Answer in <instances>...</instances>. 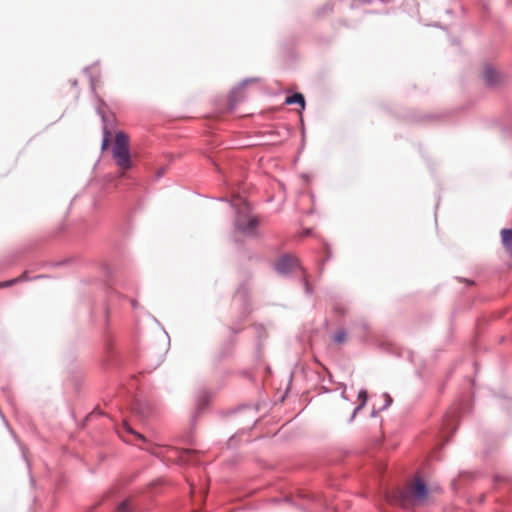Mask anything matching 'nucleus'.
<instances>
[{
	"mask_svg": "<svg viewBox=\"0 0 512 512\" xmlns=\"http://www.w3.org/2000/svg\"><path fill=\"white\" fill-rule=\"evenodd\" d=\"M232 204L237 209L236 228L243 234L255 236L260 224L259 217L251 212L250 205L240 196L235 197Z\"/></svg>",
	"mask_w": 512,
	"mask_h": 512,
	"instance_id": "f257e3e1",
	"label": "nucleus"
},
{
	"mask_svg": "<svg viewBox=\"0 0 512 512\" xmlns=\"http://www.w3.org/2000/svg\"><path fill=\"white\" fill-rule=\"evenodd\" d=\"M399 504L404 508L424 506L429 503V492L425 483L416 478L398 495Z\"/></svg>",
	"mask_w": 512,
	"mask_h": 512,
	"instance_id": "f03ea898",
	"label": "nucleus"
},
{
	"mask_svg": "<svg viewBox=\"0 0 512 512\" xmlns=\"http://www.w3.org/2000/svg\"><path fill=\"white\" fill-rule=\"evenodd\" d=\"M112 154L117 166L122 171L120 177H124L125 171L130 169L132 166L129 137L125 133L119 132L116 135L112 148Z\"/></svg>",
	"mask_w": 512,
	"mask_h": 512,
	"instance_id": "7ed1b4c3",
	"label": "nucleus"
},
{
	"mask_svg": "<svg viewBox=\"0 0 512 512\" xmlns=\"http://www.w3.org/2000/svg\"><path fill=\"white\" fill-rule=\"evenodd\" d=\"M256 79L245 80L239 86L233 88L226 98V111H231L237 105V103L241 102L244 99V91L246 86L250 82H257Z\"/></svg>",
	"mask_w": 512,
	"mask_h": 512,
	"instance_id": "20e7f679",
	"label": "nucleus"
},
{
	"mask_svg": "<svg viewBox=\"0 0 512 512\" xmlns=\"http://www.w3.org/2000/svg\"><path fill=\"white\" fill-rule=\"evenodd\" d=\"M483 79L487 85L496 87L504 81V76L491 66H485L483 69Z\"/></svg>",
	"mask_w": 512,
	"mask_h": 512,
	"instance_id": "39448f33",
	"label": "nucleus"
},
{
	"mask_svg": "<svg viewBox=\"0 0 512 512\" xmlns=\"http://www.w3.org/2000/svg\"><path fill=\"white\" fill-rule=\"evenodd\" d=\"M296 266L297 259L292 256L285 255L277 261L276 270L279 273L285 274L292 271V269L295 268Z\"/></svg>",
	"mask_w": 512,
	"mask_h": 512,
	"instance_id": "423d86ee",
	"label": "nucleus"
},
{
	"mask_svg": "<svg viewBox=\"0 0 512 512\" xmlns=\"http://www.w3.org/2000/svg\"><path fill=\"white\" fill-rule=\"evenodd\" d=\"M285 103L288 105H298L299 109H297L298 112H301L305 109V97L301 93H294L292 95H289L285 99Z\"/></svg>",
	"mask_w": 512,
	"mask_h": 512,
	"instance_id": "0eeeda50",
	"label": "nucleus"
},
{
	"mask_svg": "<svg viewBox=\"0 0 512 512\" xmlns=\"http://www.w3.org/2000/svg\"><path fill=\"white\" fill-rule=\"evenodd\" d=\"M501 239L505 251L512 257V229H502Z\"/></svg>",
	"mask_w": 512,
	"mask_h": 512,
	"instance_id": "6e6552de",
	"label": "nucleus"
},
{
	"mask_svg": "<svg viewBox=\"0 0 512 512\" xmlns=\"http://www.w3.org/2000/svg\"><path fill=\"white\" fill-rule=\"evenodd\" d=\"M358 400L360 401L359 405L355 408L352 418H354L355 414L364 407L367 401V392L365 390H361L358 394Z\"/></svg>",
	"mask_w": 512,
	"mask_h": 512,
	"instance_id": "1a4fd4ad",
	"label": "nucleus"
},
{
	"mask_svg": "<svg viewBox=\"0 0 512 512\" xmlns=\"http://www.w3.org/2000/svg\"><path fill=\"white\" fill-rule=\"evenodd\" d=\"M104 128H110L116 124V118L114 114L108 113L102 115Z\"/></svg>",
	"mask_w": 512,
	"mask_h": 512,
	"instance_id": "9d476101",
	"label": "nucleus"
},
{
	"mask_svg": "<svg viewBox=\"0 0 512 512\" xmlns=\"http://www.w3.org/2000/svg\"><path fill=\"white\" fill-rule=\"evenodd\" d=\"M117 512H132V505L129 499L121 502L117 507Z\"/></svg>",
	"mask_w": 512,
	"mask_h": 512,
	"instance_id": "9b49d317",
	"label": "nucleus"
},
{
	"mask_svg": "<svg viewBox=\"0 0 512 512\" xmlns=\"http://www.w3.org/2000/svg\"><path fill=\"white\" fill-rule=\"evenodd\" d=\"M334 341L338 344H342L346 340V333L343 330H339L334 334Z\"/></svg>",
	"mask_w": 512,
	"mask_h": 512,
	"instance_id": "f8f14e48",
	"label": "nucleus"
},
{
	"mask_svg": "<svg viewBox=\"0 0 512 512\" xmlns=\"http://www.w3.org/2000/svg\"><path fill=\"white\" fill-rule=\"evenodd\" d=\"M124 428H125L128 432H130V433L134 434L138 439H140V440H142V441H145V437H144L143 435H141V434H139V433L134 432V431H133V430H132V429H131V428H130L126 423L124 424Z\"/></svg>",
	"mask_w": 512,
	"mask_h": 512,
	"instance_id": "ddd939ff",
	"label": "nucleus"
},
{
	"mask_svg": "<svg viewBox=\"0 0 512 512\" xmlns=\"http://www.w3.org/2000/svg\"><path fill=\"white\" fill-rule=\"evenodd\" d=\"M21 278H22V277H20V278H15V279H12V280L6 281V282H4V283H0V288L11 286V285H13V284L17 283Z\"/></svg>",
	"mask_w": 512,
	"mask_h": 512,
	"instance_id": "4468645a",
	"label": "nucleus"
},
{
	"mask_svg": "<svg viewBox=\"0 0 512 512\" xmlns=\"http://www.w3.org/2000/svg\"><path fill=\"white\" fill-rule=\"evenodd\" d=\"M109 137H110V131L105 130V134H104V138H103V143H102V148L103 149L107 148V145H108V142H109Z\"/></svg>",
	"mask_w": 512,
	"mask_h": 512,
	"instance_id": "2eb2a0df",
	"label": "nucleus"
}]
</instances>
